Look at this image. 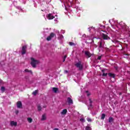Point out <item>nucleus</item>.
<instances>
[{
    "label": "nucleus",
    "mask_w": 130,
    "mask_h": 130,
    "mask_svg": "<svg viewBox=\"0 0 130 130\" xmlns=\"http://www.w3.org/2000/svg\"><path fill=\"white\" fill-rule=\"evenodd\" d=\"M17 108H22L23 107V105L21 101H18L17 103Z\"/></svg>",
    "instance_id": "nucleus-6"
},
{
    "label": "nucleus",
    "mask_w": 130,
    "mask_h": 130,
    "mask_svg": "<svg viewBox=\"0 0 130 130\" xmlns=\"http://www.w3.org/2000/svg\"><path fill=\"white\" fill-rule=\"evenodd\" d=\"M67 113H68V110H67L66 109H63L62 111V112H60V114H61V115H66Z\"/></svg>",
    "instance_id": "nucleus-11"
},
{
    "label": "nucleus",
    "mask_w": 130,
    "mask_h": 130,
    "mask_svg": "<svg viewBox=\"0 0 130 130\" xmlns=\"http://www.w3.org/2000/svg\"><path fill=\"white\" fill-rule=\"evenodd\" d=\"M5 90H6V88H5V87L2 86V87H1V91H2V92H5Z\"/></svg>",
    "instance_id": "nucleus-24"
},
{
    "label": "nucleus",
    "mask_w": 130,
    "mask_h": 130,
    "mask_svg": "<svg viewBox=\"0 0 130 130\" xmlns=\"http://www.w3.org/2000/svg\"><path fill=\"white\" fill-rule=\"evenodd\" d=\"M99 47L100 48H102V47H103V46H102V42L101 41L99 42Z\"/></svg>",
    "instance_id": "nucleus-21"
},
{
    "label": "nucleus",
    "mask_w": 130,
    "mask_h": 130,
    "mask_svg": "<svg viewBox=\"0 0 130 130\" xmlns=\"http://www.w3.org/2000/svg\"><path fill=\"white\" fill-rule=\"evenodd\" d=\"M69 45H70V46H75V44L74 43L72 42H69Z\"/></svg>",
    "instance_id": "nucleus-22"
},
{
    "label": "nucleus",
    "mask_w": 130,
    "mask_h": 130,
    "mask_svg": "<svg viewBox=\"0 0 130 130\" xmlns=\"http://www.w3.org/2000/svg\"><path fill=\"white\" fill-rule=\"evenodd\" d=\"M45 107H46V106H44V108H45Z\"/></svg>",
    "instance_id": "nucleus-40"
},
{
    "label": "nucleus",
    "mask_w": 130,
    "mask_h": 130,
    "mask_svg": "<svg viewBox=\"0 0 130 130\" xmlns=\"http://www.w3.org/2000/svg\"><path fill=\"white\" fill-rule=\"evenodd\" d=\"M113 121V118H112V117H110L109 118V122L111 123Z\"/></svg>",
    "instance_id": "nucleus-17"
},
{
    "label": "nucleus",
    "mask_w": 130,
    "mask_h": 130,
    "mask_svg": "<svg viewBox=\"0 0 130 130\" xmlns=\"http://www.w3.org/2000/svg\"><path fill=\"white\" fill-rule=\"evenodd\" d=\"M67 58V55H65L63 58V62H64L66 61V59Z\"/></svg>",
    "instance_id": "nucleus-26"
},
{
    "label": "nucleus",
    "mask_w": 130,
    "mask_h": 130,
    "mask_svg": "<svg viewBox=\"0 0 130 130\" xmlns=\"http://www.w3.org/2000/svg\"><path fill=\"white\" fill-rule=\"evenodd\" d=\"M47 18V19H48V20H53V19H54V16H53L52 14L50 13L48 15Z\"/></svg>",
    "instance_id": "nucleus-8"
},
{
    "label": "nucleus",
    "mask_w": 130,
    "mask_h": 130,
    "mask_svg": "<svg viewBox=\"0 0 130 130\" xmlns=\"http://www.w3.org/2000/svg\"><path fill=\"white\" fill-rule=\"evenodd\" d=\"M15 113H16V114H18V113H19V111L18 110H16L15 111Z\"/></svg>",
    "instance_id": "nucleus-33"
},
{
    "label": "nucleus",
    "mask_w": 130,
    "mask_h": 130,
    "mask_svg": "<svg viewBox=\"0 0 130 130\" xmlns=\"http://www.w3.org/2000/svg\"><path fill=\"white\" fill-rule=\"evenodd\" d=\"M84 52H85V55L87 56V58H89V57L92 56V55L91 54V53H90V52L88 51H85Z\"/></svg>",
    "instance_id": "nucleus-7"
},
{
    "label": "nucleus",
    "mask_w": 130,
    "mask_h": 130,
    "mask_svg": "<svg viewBox=\"0 0 130 130\" xmlns=\"http://www.w3.org/2000/svg\"><path fill=\"white\" fill-rule=\"evenodd\" d=\"M102 37L104 40H108V39H110V38L108 37L107 35H105L104 34H102Z\"/></svg>",
    "instance_id": "nucleus-5"
},
{
    "label": "nucleus",
    "mask_w": 130,
    "mask_h": 130,
    "mask_svg": "<svg viewBox=\"0 0 130 130\" xmlns=\"http://www.w3.org/2000/svg\"><path fill=\"white\" fill-rule=\"evenodd\" d=\"M27 52V45L23 46L22 47L21 54L24 55V54H26V52Z\"/></svg>",
    "instance_id": "nucleus-3"
},
{
    "label": "nucleus",
    "mask_w": 130,
    "mask_h": 130,
    "mask_svg": "<svg viewBox=\"0 0 130 130\" xmlns=\"http://www.w3.org/2000/svg\"><path fill=\"white\" fill-rule=\"evenodd\" d=\"M67 101H68V104H69V105L70 104H73L74 103V102H73V100H72V99L71 98H67Z\"/></svg>",
    "instance_id": "nucleus-10"
},
{
    "label": "nucleus",
    "mask_w": 130,
    "mask_h": 130,
    "mask_svg": "<svg viewBox=\"0 0 130 130\" xmlns=\"http://www.w3.org/2000/svg\"><path fill=\"white\" fill-rule=\"evenodd\" d=\"M89 108H93V105L92 104H89Z\"/></svg>",
    "instance_id": "nucleus-29"
},
{
    "label": "nucleus",
    "mask_w": 130,
    "mask_h": 130,
    "mask_svg": "<svg viewBox=\"0 0 130 130\" xmlns=\"http://www.w3.org/2000/svg\"><path fill=\"white\" fill-rule=\"evenodd\" d=\"M105 116H106L105 114H102L101 119L103 120V119L105 118Z\"/></svg>",
    "instance_id": "nucleus-18"
},
{
    "label": "nucleus",
    "mask_w": 130,
    "mask_h": 130,
    "mask_svg": "<svg viewBox=\"0 0 130 130\" xmlns=\"http://www.w3.org/2000/svg\"><path fill=\"white\" fill-rule=\"evenodd\" d=\"M86 93H89V91H86Z\"/></svg>",
    "instance_id": "nucleus-39"
},
{
    "label": "nucleus",
    "mask_w": 130,
    "mask_h": 130,
    "mask_svg": "<svg viewBox=\"0 0 130 130\" xmlns=\"http://www.w3.org/2000/svg\"><path fill=\"white\" fill-rule=\"evenodd\" d=\"M85 130H92V128H91V127H90L89 126H87L85 127Z\"/></svg>",
    "instance_id": "nucleus-23"
},
{
    "label": "nucleus",
    "mask_w": 130,
    "mask_h": 130,
    "mask_svg": "<svg viewBox=\"0 0 130 130\" xmlns=\"http://www.w3.org/2000/svg\"><path fill=\"white\" fill-rule=\"evenodd\" d=\"M89 95H90V93H89V92L87 93V96H89Z\"/></svg>",
    "instance_id": "nucleus-37"
},
{
    "label": "nucleus",
    "mask_w": 130,
    "mask_h": 130,
    "mask_svg": "<svg viewBox=\"0 0 130 130\" xmlns=\"http://www.w3.org/2000/svg\"><path fill=\"white\" fill-rule=\"evenodd\" d=\"M126 55H127V56H128V55H129V54H126Z\"/></svg>",
    "instance_id": "nucleus-38"
},
{
    "label": "nucleus",
    "mask_w": 130,
    "mask_h": 130,
    "mask_svg": "<svg viewBox=\"0 0 130 130\" xmlns=\"http://www.w3.org/2000/svg\"><path fill=\"white\" fill-rule=\"evenodd\" d=\"M52 90L55 93H57V91H58V88L56 87H53Z\"/></svg>",
    "instance_id": "nucleus-14"
},
{
    "label": "nucleus",
    "mask_w": 130,
    "mask_h": 130,
    "mask_svg": "<svg viewBox=\"0 0 130 130\" xmlns=\"http://www.w3.org/2000/svg\"><path fill=\"white\" fill-rule=\"evenodd\" d=\"M17 124H18V122L14 121H12L10 122V125H11V126H17Z\"/></svg>",
    "instance_id": "nucleus-9"
},
{
    "label": "nucleus",
    "mask_w": 130,
    "mask_h": 130,
    "mask_svg": "<svg viewBox=\"0 0 130 130\" xmlns=\"http://www.w3.org/2000/svg\"><path fill=\"white\" fill-rule=\"evenodd\" d=\"M89 104H92V103H93V101H92L91 99H89Z\"/></svg>",
    "instance_id": "nucleus-30"
},
{
    "label": "nucleus",
    "mask_w": 130,
    "mask_h": 130,
    "mask_svg": "<svg viewBox=\"0 0 130 130\" xmlns=\"http://www.w3.org/2000/svg\"><path fill=\"white\" fill-rule=\"evenodd\" d=\"M32 120H33V119H31V118H30V117L27 118V121H28V122L29 123H31V122H32Z\"/></svg>",
    "instance_id": "nucleus-19"
},
{
    "label": "nucleus",
    "mask_w": 130,
    "mask_h": 130,
    "mask_svg": "<svg viewBox=\"0 0 130 130\" xmlns=\"http://www.w3.org/2000/svg\"><path fill=\"white\" fill-rule=\"evenodd\" d=\"M80 121H81L82 122H85V119L84 118H81L80 119Z\"/></svg>",
    "instance_id": "nucleus-28"
},
{
    "label": "nucleus",
    "mask_w": 130,
    "mask_h": 130,
    "mask_svg": "<svg viewBox=\"0 0 130 130\" xmlns=\"http://www.w3.org/2000/svg\"><path fill=\"white\" fill-rule=\"evenodd\" d=\"M38 91H37V90H35V91H34L33 92H32V94L33 95H37V92H38Z\"/></svg>",
    "instance_id": "nucleus-25"
},
{
    "label": "nucleus",
    "mask_w": 130,
    "mask_h": 130,
    "mask_svg": "<svg viewBox=\"0 0 130 130\" xmlns=\"http://www.w3.org/2000/svg\"><path fill=\"white\" fill-rule=\"evenodd\" d=\"M54 36H55V34H54L53 32H51L50 34V36H48L46 39L47 41H50V40H51V39L53 38V37H54Z\"/></svg>",
    "instance_id": "nucleus-4"
},
{
    "label": "nucleus",
    "mask_w": 130,
    "mask_h": 130,
    "mask_svg": "<svg viewBox=\"0 0 130 130\" xmlns=\"http://www.w3.org/2000/svg\"><path fill=\"white\" fill-rule=\"evenodd\" d=\"M46 119V115L45 114H44L42 116V118L41 119V120L43 121V120H45Z\"/></svg>",
    "instance_id": "nucleus-12"
},
{
    "label": "nucleus",
    "mask_w": 130,
    "mask_h": 130,
    "mask_svg": "<svg viewBox=\"0 0 130 130\" xmlns=\"http://www.w3.org/2000/svg\"><path fill=\"white\" fill-rule=\"evenodd\" d=\"M102 72L103 73V74H102L103 77H106V76H107V73H104V70H102Z\"/></svg>",
    "instance_id": "nucleus-20"
},
{
    "label": "nucleus",
    "mask_w": 130,
    "mask_h": 130,
    "mask_svg": "<svg viewBox=\"0 0 130 130\" xmlns=\"http://www.w3.org/2000/svg\"><path fill=\"white\" fill-rule=\"evenodd\" d=\"M62 38H63V36L62 35H60V39H62Z\"/></svg>",
    "instance_id": "nucleus-31"
},
{
    "label": "nucleus",
    "mask_w": 130,
    "mask_h": 130,
    "mask_svg": "<svg viewBox=\"0 0 130 130\" xmlns=\"http://www.w3.org/2000/svg\"><path fill=\"white\" fill-rule=\"evenodd\" d=\"M30 59L31 60L30 62V64L32 67V68L35 69V68H36V65L39 63V60H36L33 57H31Z\"/></svg>",
    "instance_id": "nucleus-1"
},
{
    "label": "nucleus",
    "mask_w": 130,
    "mask_h": 130,
    "mask_svg": "<svg viewBox=\"0 0 130 130\" xmlns=\"http://www.w3.org/2000/svg\"><path fill=\"white\" fill-rule=\"evenodd\" d=\"M53 130H58V128H55Z\"/></svg>",
    "instance_id": "nucleus-34"
},
{
    "label": "nucleus",
    "mask_w": 130,
    "mask_h": 130,
    "mask_svg": "<svg viewBox=\"0 0 130 130\" xmlns=\"http://www.w3.org/2000/svg\"><path fill=\"white\" fill-rule=\"evenodd\" d=\"M115 70H117V69H118L117 67H115Z\"/></svg>",
    "instance_id": "nucleus-36"
},
{
    "label": "nucleus",
    "mask_w": 130,
    "mask_h": 130,
    "mask_svg": "<svg viewBox=\"0 0 130 130\" xmlns=\"http://www.w3.org/2000/svg\"><path fill=\"white\" fill-rule=\"evenodd\" d=\"M108 75L109 76V77H111V78H113L114 79V78H115V74H112V73H109Z\"/></svg>",
    "instance_id": "nucleus-13"
},
{
    "label": "nucleus",
    "mask_w": 130,
    "mask_h": 130,
    "mask_svg": "<svg viewBox=\"0 0 130 130\" xmlns=\"http://www.w3.org/2000/svg\"><path fill=\"white\" fill-rule=\"evenodd\" d=\"M101 57H102L101 56H100L98 57V59H99V60H100V59H101Z\"/></svg>",
    "instance_id": "nucleus-32"
},
{
    "label": "nucleus",
    "mask_w": 130,
    "mask_h": 130,
    "mask_svg": "<svg viewBox=\"0 0 130 130\" xmlns=\"http://www.w3.org/2000/svg\"><path fill=\"white\" fill-rule=\"evenodd\" d=\"M75 66L77 68V69H79V71H82L83 69H84V66L82 64V61H79L78 62L75 63Z\"/></svg>",
    "instance_id": "nucleus-2"
},
{
    "label": "nucleus",
    "mask_w": 130,
    "mask_h": 130,
    "mask_svg": "<svg viewBox=\"0 0 130 130\" xmlns=\"http://www.w3.org/2000/svg\"><path fill=\"white\" fill-rule=\"evenodd\" d=\"M24 72H25V73H30V74H33L31 70H29L27 69H26L24 70Z\"/></svg>",
    "instance_id": "nucleus-15"
},
{
    "label": "nucleus",
    "mask_w": 130,
    "mask_h": 130,
    "mask_svg": "<svg viewBox=\"0 0 130 130\" xmlns=\"http://www.w3.org/2000/svg\"><path fill=\"white\" fill-rule=\"evenodd\" d=\"M87 121H88L89 122H91V121H92V119H91V118H87Z\"/></svg>",
    "instance_id": "nucleus-27"
},
{
    "label": "nucleus",
    "mask_w": 130,
    "mask_h": 130,
    "mask_svg": "<svg viewBox=\"0 0 130 130\" xmlns=\"http://www.w3.org/2000/svg\"><path fill=\"white\" fill-rule=\"evenodd\" d=\"M64 72H65V73H66V74L68 73V71H67V70H65Z\"/></svg>",
    "instance_id": "nucleus-35"
},
{
    "label": "nucleus",
    "mask_w": 130,
    "mask_h": 130,
    "mask_svg": "<svg viewBox=\"0 0 130 130\" xmlns=\"http://www.w3.org/2000/svg\"><path fill=\"white\" fill-rule=\"evenodd\" d=\"M38 111H41V110H42V107H41V106L40 105H38Z\"/></svg>",
    "instance_id": "nucleus-16"
}]
</instances>
